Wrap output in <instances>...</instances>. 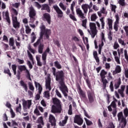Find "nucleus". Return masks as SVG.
Returning <instances> with one entry per match:
<instances>
[{"mask_svg": "<svg viewBox=\"0 0 128 128\" xmlns=\"http://www.w3.org/2000/svg\"><path fill=\"white\" fill-rule=\"evenodd\" d=\"M26 32L27 34H30V32H32V29L30 28V26H26Z\"/></svg>", "mask_w": 128, "mask_h": 128, "instance_id": "obj_46", "label": "nucleus"}, {"mask_svg": "<svg viewBox=\"0 0 128 128\" xmlns=\"http://www.w3.org/2000/svg\"><path fill=\"white\" fill-rule=\"evenodd\" d=\"M77 90L80 98L84 102H88V97H86V92L82 90V88H80V84L77 86Z\"/></svg>", "mask_w": 128, "mask_h": 128, "instance_id": "obj_2", "label": "nucleus"}, {"mask_svg": "<svg viewBox=\"0 0 128 128\" xmlns=\"http://www.w3.org/2000/svg\"><path fill=\"white\" fill-rule=\"evenodd\" d=\"M41 32H46V26H44V25H42V26L40 27Z\"/></svg>", "mask_w": 128, "mask_h": 128, "instance_id": "obj_64", "label": "nucleus"}, {"mask_svg": "<svg viewBox=\"0 0 128 128\" xmlns=\"http://www.w3.org/2000/svg\"><path fill=\"white\" fill-rule=\"evenodd\" d=\"M87 94L90 104H92L94 102V98H96L94 92L92 91L88 90Z\"/></svg>", "mask_w": 128, "mask_h": 128, "instance_id": "obj_6", "label": "nucleus"}, {"mask_svg": "<svg viewBox=\"0 0 128 128\" xmlns=\"http://www.w3.org/2000/svg\"><path fill=\"white\" fill-rule=\"evenodd\" d=\"M124 116L126 117L128 116V108H126L124 110Z\"/></svg>", "mask_w": 128, "mask_h": 128, "instance_id": "obj_63", "label": "nucleus"}, {"mask_svg": "<svg viewBox=\"0 0 128 128\" xmlns=\"http://www.w3.org/2000/svg\"><path fill=\"white\" fill-rule=\"evenodd\" d=\"M82 26L86 28V20H84L82 21Z\"/></svg>", "mask_w": 128, "mask_h": 128, "instance_id": "obj_60", "label": "nucleus"}, {"mask_svg": "<svg viewBox=\"0 0 128 128\" xmlns=\"http://www.w3.org/2000/svg\"><path fill=\"white\" fill-rule=\"evenodd\" d=\"M20 84L21 86H22L23 88H24L25 92H28V84L24 82L22 80L20 82Z\"/></svg>", "mask_w": 128, "mask_h": 128, "instance_id": "obj_27", "label": "nucleus"}, {"mask_svg": "<svg viewBox=\"0 0 128 128\" xmlns=\"http://www.w3.org/2000/svg\"><path fill=\"white\" fill-rule=\"evenodd\" d=\"M115 18H116V20L115 22H114V24H120V17L118 16V14L115 15Z\"/></svg>", "mask_w": 128, "mask_h": 128, "instance_id": "obj_40", "label": "nucleus"}, {"mask_svg": "<svg viewBox=\"0 0 128 128\" xmlns=\"http://www.w3.org/2000/svg\"><path fill=\"white\" fill-rule=\"evenodd\" d=\"M34 114H36V116H40L42 114H40V110H38V108H36L34 112Z\"/></svg>", "mask_w": 128, "mask_h": 128, "instance_id": "obj_50", "label": "nucleus"}, {"mask_svg": "<svg viewBox=\"0 0 128 128\" xmlns=\"http://www.w3.org/2000/svg\"><path fill=\"white\" fill-rule=\"evenodd\" d=\"M36 16V10H34V8L32 6H30V8L29 10V16L31 20H34L36 18H34V16Z\"/></svg>", "mask_w": 128, "mask_h": 128, "instance_id": "obj_10", "label": "nucleus"}, {"mask_svg": "<svg viewBox=\"0 0 128 128\" xmlns=\"http://www.w3.org/2000/svg\"><path fill=\"white\" fill-rule=\"evenodd\" d=\"M101 36H102V42H106V38H104V32L102 33Z\"/></svg>", "mask_w": 128, "mask_h": 128, "instance_id": "obj_61", "label": "nucleus"}, {"mask_svg": "<svg viewBox=\"0 0 128 128\" xmlns=\"http://www.w3.org/2000/svg\"><path fill=\"white\" fill-rule=\"evenodd\" d=\"M54 66L56 68H57L58 70H62V65L60 64V62L58 61H56L54 62Z\"/></svg>", "mask_w": 128, "mask_h": 128, "instance_id": "obj_36", "label": "nucleus"}, {"mask_svg": "<svg viewBox=\"0 0 128 128\" xmlns=\"http://www.w3.org/2000/svg\"><path fill=\"white\" fill-rule=\"evenodd\" d=\"M69 16H70V18H71V20H74V22L77 21L76 18V16H74L72 14H70L69 15Z\"/></svg>", "mask_w": 128, "mask_h": 128, "instance_id": "obj_56", "label": "nucleus"}, {"mask_svg": "<svg viewBox=\"0 0 128 128\" xmlns=\"http://www.w3.org/2000/svg\"><path fill=\"white\" fill-rule=\"evenodd\" d=\"M82 72H83V76H84L85 77L84 78V80H85L88 88H89L90 90H92V84H90V79L88 78V74L86 73V68H82Z\"/></svg>", "mask_w": 128, "mask_h": 128, "instance_id": "obj_4", "label": "nucleus"}, {"mask_svg": "<svg viewBox=\"0 0 128 128\" xmlns=\"http://www.w3.org/2000/svg\"><path fill=\"white\" fill-rule=\"evenodd\" d=\"M44 96L46 98H50V91L46 90L44 92Z\"/></svg>", "mask_w": 128, "mask_h": 128, "instance_id": "obj_45", "label": "nucleus"}, {"mask_svg": "<svg viewBox=\"0 0 128 128\" xmlns=\"http://www.w3.org/2000/svg\"><path fill=\"white\" fill-rule=\"evenodd\" d=\"M118 42L119 44H122V46H126V44H124V41L122 40L121 38H118Z\"/></svg>", "mask_w": 128, "mask_h": 128, "instance_id": "obj_62", "label": "nucleus"}, {"mask_svg": "<svg viewBox=\"0 0 128 128\" xmlns=\"http://www.w3.org/2000/svg\"><path fill=\"white\" fill-rule=\"evenodd\" d=\"M118 4L120 6H124L126 4L124 3V0H119Z\"/></svg>", "mask_w": 128, "mask_h": 128, "instance_id": "obj_53", "label": "nucleus"}, {"mask_svg": "<svg viewBox=\"0 0 128 128\" xmlns=\"http://www.w3.org/2000/svg\"><path fill=\"white\" fill-rule=\"evenodd\" d=\"M68 116H66L64 117V120H62V122H59V125L60 126H66V122H68Z\"/></svg>", "mask_w": 128, "mask_h": 128, "instance_id": "obj_26", "label": "nucleus"}, {"mask_svg": "<svg viewBox=\"0 0 128 128\" xmlns=\"http://www.w3.org/2000/svg\"><path fill=\"white\" fill-rule=\"evenodd\" d=\"M34 4L35 6H36V8H37L38 10H40V8H42V6L40 5V4H38V2H35Z\"/></svg>", "mask_w": 128, "mask_h": 128, "instance_id": "obj_57", "label": "nucleus"}, {"mask_svg": "<svg viewBox=\"0 0 128 128\" xmlns=\"http://www.w3.org/2000/svg\"><path fill=\"white\" fill-rule=\"evenodd\" d=\"M118 120L120 122V120H122V118H124V114H122V112H120L118 114Z\"/></svg>", "mask_w": 128, "mask_h": 128, "instance_id": "obj_49", "label": "nucleus"}, {"mask_svg": "<svg viewBox=\"0 0 128 128\" xmlns=\"http://www.w3.org/2000/svg\"><path fill=\"white\" fill-rule=\"evenodd\" d=\"M28 84L29 89L30 90L34 92V85H32V83L30 82H28Z\"/></svg>", "mask_w": 128, "mask_h": 128, "instance_id": "obj_44", "label": "nucleus"}, {"mask_svg": "<svg viewBox=\"0 0 128 128\" xmlns=\"http://www.w3.org/2000/svg\"><path fill=\"white\" fill-rule=\"evenodd\" d=\"M49 122L51 124L52 126H56V118L54 116L50 114L48 118Z\"/></svg>", "mask_w": 128, "mask_h": 128, "instance_id": "obj_14", "label": "nucleus"}, {"mask_svg": "<svg viewBox=\"0 0 128 128\" xmlns=\"http://www.w3.org/2000/svg\"><path fill=\"white\" fill-rule=\"evenodd\" d=\"M59 6L63 10H66V7L64 6V4L62 2H60L59 4Z\"/></svg>", "mask_w": 128, "mask_h": 128, "instance_id": "obj_51", "label": "nucleus"}, {"mask_svg": "<svg viewBox=\"0 0 128 128\" xmlns=\"http://www.w3.org/2000/svg\"><path fill=\"white\" fill-rule=\"evenodd\" d=\"M50 30H46L45 32V36L46 40H48L50 38Z\"/></svg>", "mask_w": 128, "mask_h": 128, "instance_id": "obj_39", "label": "nucleus"}, {"mask_svg": "<svg viewBox=\"0 0 128 128\" xmlns=\"http://www.w3.org/2000/svg\"><path fill=\"white\" fill-rule=\"evenodd\" d=\"M108 74V72H106L104 70H102L100 72V76L102 79L106 78V76Z\"/></svg>", "mask_w": 128, "mask_h": 128, "instance_id": "obj_30", "label": "nucleus"}, {"mask_svg": "<svg viewBox=\"0 0 128 128\" xmlns=\"http://www.w3.org/2000/svg\"><path fill=\"white\" fill-rule=\"evenodd\" d=\"M116 102H118V100L114 99V100L112 101L110 105L114 109L116 108Z\"/></svg>", "mask_w": 128, "mask_h": 128, "instance_id": "obj_37", "label": "nucleus"}, {"mask_svg": "<svg viewBox=\"0 0 128 128\" xmlns=\"http://www.w3.org/2000/svg\"><path fill=\"white\" fill-rule=\"evenodd\" d=\"M102 82V87L103 88H106V84L108 83V80L106 78L101 79Z\"/></svg>", "mask_w": 128, "mask_h": 128, "instance_id": "obj_35", "label": "nucleus"}, {"mask_svg": "<svg viewBox=\"0 0 128 128\" xmlns=\"http://www.w3.org/2000/svg\"><path fill=\"white\" fill-rule=\"evenodd\" d=\"M122 72V67L120 65H117L115 68V70L112 72V76H116L118 74H120Z\"/></svg>", "mask_w": 128, "mask_h": 128, "instance_id": "obj_16", "label": "nucleus"}, {"mask_svg": "<svg viewBox=\"0 0 128 128\" xmlns=\"http://www.w3.org/2000/svg\"><path fill=\"white\" fill-rule=\"evenodd\" d=\"M46 34V32H40V38L37 40L36 42V44H40V42H42V36H44V35Z\"/></svg>", "mask_w": 128, "mask_h": 128, "instance_id": "obj_32", "label": "nucleus"}, {"mask_svg": "<svg viewBox=\"0 0 128 128\" xmlns=\"http://www.w3.org/2000/svg\"><path fill=\"white\" fill-rule=\"evenodd\" d=\"M41 10H46L47 12H50V7L46 4H44L42 5Z\"/></svg>", "mask_w": 128, "mask_h": 128, "instance_id": "obj_19", "label": "nucleus"}, {"mask_svg": "<svg viewBox=\"0 0 128 128\" xmlns=\"http://www.w3.org/2000/svg\"><path fill=\"white\" fill-rule=\"evenodd\" d=\"M9 46H12V50H16V48L14 46V37H12L9 40Z\"/></svg>", "mask_w": 128, "mask_h": 128, "instance_id": "obj_21", "label": "nucleus"}, {"mask_svg": "<svg viewBox=\"0 0 128 128\" xmlns=\"http://www.w3.org/2000/svg\"><path fill=\"white\" fill-rule=\"evenodd\" d=\"M53 104L56 106L62 108V104H62V102H60V100L58 98H54L53 99Z\"/></svg>", "mask_w": 128, "mask_h": 128, "instance_id": "obj_18", "label": "nucleus"}, {"mask_svg": "<svg viewBox=\"0 0 128 128\" xmlns=\"http://www.w3.org/2000/svg\"><path fill=\"white\" fill-rule=\"evenodd\" d=\"M110 6H111L112 12H114L116 14V6L112 4H110Z\"/></svg>", "mask_w": 128, "mask_h": 128, "instance_id": "obj_48", "label": "nucleus"}, {"mask_svg": "<svg viewBox=\"0 0 128 128\" xmlns=\"http://www.w3.org/2000/svg\"><path fill=\"white\" fill-rule=\"evenodd\" d=\"M107 20H108V24L109 30H112V22H114L112 21V19L108 18L107 19Z\"/></svg>", "mask_w": 128, "mask_h": 128, "instance_id": "obj_25", "label": "nucleus"}, {"mask_svg": "<svg viewBox=\"0 0 128 128\" xmlns=\"http://www.w3.org/2000/svg\"><path fill=\"white\" fill-rule=\"evenodd\" d=\"M32 100H28L26 102V100L22 102V106H23V110H30V106H32Z\"/></svg>", "mask_w": 128, "mask_h": 128, "instance_id": "obj_11", "label": "nucleus"}, {"mask_svg": "<svg viewBox=\"0 0 128 128\" xmlns=\"http://www.w3.org/2000/svg\"><path fill=\"white\" fill-rule=\"evenodd\" d=\"M123 28L126 32V36H128V26H124Z\"/></svg>", "mask_w": 128, "mask_h": 128, "instance_id": "obj_55", "label": "nucleus"}, {"mask_svg": "<svg viewBox=\"0 0 128 128\" xmlns=\"http://www.w3.org/2000/svg\"><path fill=\"white\" fill-rule=\"evenodd\" d=\"M120 48V45L118 44V42H115L114 43V50H118Z\"/></svg>", "mask_w": 128, "mask_h": 128, "instance_id": "obj_52", "label": "nucleus"}, {"mask_svg": "<svg viewBox=\"0 0 128 128\" xmlns=\"http://www.w3.org/2000/svg\"><path fill=\"white\" fill-rule=\"evenodd\" d=\"M98 18V16L96 14H93L91 15L90 20L91 22H95V20Z\"/></svg>", "mask_w": 128, "mask_h": 128, "instance_id": "obj_38", "label": "nucleus"}, {"mask_svg": "<svg viewBox=\"0 0 128 128\" xmlns=\"http://www.w3.org/2000/svg\"><path fill=\"white\" fill-rule=\"evenodd\" d=\"M28 56H29L30 60L32 62H34V58L32 57V54L30 52V51H28Z\"/></svg>", "mask_w": 128, "mask_h": 128, "instance_id": "obj_54", "label": "nucleus"}, {"mask_svg": "<svg viewBox=\"0 0 128 128\" xmlns=\"http://www.w3.org/2000/svg\"><path fill=\"white\" fill-rule=\"evenodd\" d=\"M74 124H77L78 126H82L84 124V120L80 115H76L74 118Z\"/></svg>", "mask_w": 128, "mask_h": 128, "instance_id": "obj_8", "label": "nucleus"}, {"mask_svg": "<svg viewBox=\"0 0 128 128\" xmlns=\"http://www.w3.org/2000/svg\"><path fill=\"white\" fill-rule=\"evenodd\" d=\"M104 17H102L100 19V22H101V24H102V29L104 30Z\"/></svg>", "mask_w": 128, "mask_h": 128, "instance_id": "obj_41", "label": "nucleus"}, {"mask_svg": "<svg viewBox=\"0 0 128 128\" xmlns=\"http://www.w3.org/2000/svg\"><path fill=\"white\" fill-rule=\"evenodd\" d=\"M90 30H96V24L94 22H90Z\"/></svg>", "mask_w": 128, "mask_h": 128, "instance_id": "obj_34", "label": "nucleus"}, {"mask_svg": "<svg viewBox=\"0 0 128 128\" xmlns=\"http://www.w3.org/2000/svg\"><path fill=\"white\" fill-rule=\"evenodd\" d=\"M50 49L49 47H48L45 50V51L42 54V60L43 61L44 66H46V56H48V54H50Z\"/></svg>", "mask_w": 128, "mask_h": 128, "instance_id": "obj_5", "label": "nucleus"}, {"mask_svg": "<svg viewBox=\"0 0 128 128\" xmlns=\"http://www.w3.org/2000/svg\"><path fill=\"white\" fill-rule=\"evenodd\" d=\"M112 31H110L109 33L108 34V38L109 40H112Z\"/></svg>", "mask_w": 128, "mask_h": 128, "instance_id": "obj_58", "label": "nucleus"}, {"mask_svg": "<svg viewBox=\"0 0 128 128\" xmlns=\"http://www.w3.org/2000/svg\"><path fill=\"white\" fill-rule=\"evenodd\" d=\"M88 32H90L92 38H94L96 36V34H98V30H91V33L90 32V30H88Z\"/></svg>", "mask_w": 128, "mask_h": 128, "instance_id": "obj_33", "label": "nucleus"}, {"mask_svg": "<svg viewBox=\"0 0 128 128\" xmlns=\"http://www.w3.org/2000/svg\"><path fill=\"white\" fill-rule=\"evenodd\" d=\"M84 119L86 122V126H92V121L88 120L86 118H84Z\"/></svg>", "mask_w": 128, "mask_h": 128, "instance_id": "obj_42", "label": "nucleus"}, {"mask_svg": "<svg viewBox=\"0 0 128 128\" xmlns=\"http://www.w3.org/2000/svg\"><path fill=\"white\" fill-rule=\"evenodd\" d=\"M82 8L83 10L84 14H88V8H90V7L88 4H83L82 6Z\"/></svg>", "mask_w": 128, "mask_h": 128, "instance_id": "obj_23", "label": "nucleus"}, {"mask_svg": "<svg viewBox=\"0 0 128 128\" xmlns=\"http://www.w3.org/2000/svg\"><path fill=\"white\" fill-rule=\"evenodd\" d=\"M53 8H54V10H56L57 14H58V18H62L64 16V12L58 6V5H54L53 6Z\"/></svg>", "mask_w": 128, "mask_h": 128, "instance_id": "obj_12", "label": "nucleus"}, {"mask_svg": "<svg viewBox=\"0 0 128 128\" xmlns=\"http://www.w3.org/2000/svg\"><path fill=\"white\" fill-rule=\"evenodd\" d=\"M93 56L94 58L96 60V62H97L98 64H100V58L98 56V52L96 51H94L93 52Z\"/></svg>", "mask_w": 128, "mask_h": 128, "instance_id": "obj_28", "label": "nucleus"}, {"mask_svg": "<svg viewBox=\"0 0 128 128\" xmlns=\"http://www.w3.org/2000/svg\"><path fill=\"white\" fill-rule=\"evenodd\" d=\"M34 84L36 88H38V92L40 94H42V85L36 81H34Z\"/></svg>", "mask_w": 128, "mask_h": 128, "instance_id": "obj_20", "label": "nucleus"}, {"mask_svg": "<svg viewBox=\"0 0 128 128\" xmlns=\"http://www.w3.org/2000/svg\"><path fill=\"white\" fill-rule=\"evenodd\" d=\"M4 74H8L10 78H12V73H10V69L7 68L4 70Z\"/></svg>", "mask_w": 128, "mask_h": 128, "instance_id": "obj_47", "label": "nucleus"}, {"mask_svg": "<svg viewBox=\"0 0 128 128\" xmlns=\"http://www.w3.org/2000/svg\"><path fill=\"white\" fill-rule=\"evenodd\" d=\"M46 88L48 89L49 91L52 90V88L50 87V77L48 78L47 80L46 81Z\"/></svg>", "mask_w": 128, "mask_h": 128, "instance_id": "obj_22", "label": "nucleus"}, {"mask_svg": "<svg viewBox=\"0 0 128 128\" xmlns=\"http://www.w3.org/2000/svg\"><path fill=\"white\" fill-rule=\"evenodd\" d=\"M102 14H108V12H106V10L104 7L102 8L98 12V14L100 18H101L102 16Z\"/></svg>", "mask_w": 128, "mask_h": 128, "instance_id": "obj_24", "label": "nucleus"}, {"mask_svg": "<svg viewBox=\"0 0 128 128\" xmlns=\"http://www.w3.org/2000/svg\"><path fill=\"white\" fill-rule=\"evenodd\" d=\"M43 18L46 20L48 24H50L52 22V17H50V14L48 13H44L43 14Z\"/></svg>", "mask_w": 128, "mask_h": 128, "instance_id": "obj_15", "label": "nucleus"}, {"mask_svg": "<svg viewBox=\"0 0 128 128\" xmlns=\"http://www.w3.org/2000/svg\"><path fill=\"white\" fill-rule=\"evenodd\" d=\"M76 14H78V16L82 20L86 18V17L84 16V14L82 13V10L80 8L76 9Z\"/></svg>", "mask_w": 128, "mask_h": 128, "instance_id": "obj_17", "label": "nucleus"}, {"mask_svg": "<svg viewBox=\"0 0 128 128\" xmlns=\"http://www.w3.org/2000/svg\"><path fill=\"white\" fill-rule=\"evenodd\" d=\"M120 84H122V79H120V78H118V80L117 82L114 84V88L116 90H118L120 88Z\"/></svg>", "mask_w": 128, "mask_h": 128, "instance_id": "obj_31", "label": "nucleus"}, {"mask_svg": "<svg viewBox=\"0 0 128 128\" xmlns=\"http://www.w3.org/2000/svg\"><path fill=\"white\" fill-rule=\"evenodd\" d=\"M62 110V107H58L55 105H52V106L51 112L52 114H60Z\"/></svg>", "mask_w": 128, "mask_h": 128, "instance_id": "obj_13", "label": "nucleus"}, {"mask_svg": "<svg viewBox=\"0 0 128 128\" xmlns=\"http://www.w3.org/2000/svg\"><path fill=\"white\" fill-rule=\"evenodd\" d=\"M18 69L20 70H18L16 76L18 80L20 79V72H26V67L24 65H20L18 66Z\"/></svg>", "mask_w": 128, "mask_h": 128, "instance_id": "obj_9", "label": "nucleus"}, {"mask_svg": "<svg viewBox=\"0 0 128 128\" xmlns=\"http://www.w3.org/2000/svg\"><path fill=\"white\" fill-rule=\"evenodd\" d=\"M120 120V122H124V126L126 124V118H124V117L121 118Z\"/></svg>", "mask_w": 128, "mask_h": 128, "instance_id": "obj_59", "label": "nucleus"}, {"mask_svg": "<svg viewBox=\"0 0 128 128\" xmlns=\"http://www.w3.org/2000/svg\"><path fill=\"white\" fill-rule=\"evenodd\" d=\"M5 19L6 20L8 24L10 25V14H8V11H6L5 13Z\"/></svg>", "mask_w": 128, "mask_h": 128, "instance_id": "obj_29", "label": "nucleus"}, {"mask_svg": "<svg viewBox=\"0 0 128 128\" xmlns=\"http://www.w3.org/2000/svg\"><path fill=\"white\" fill-rule=\"evenodd\" d=\"M12 18L13 28H20V23L18 21V17L12 14Z\"/></svg>", "mask_w": 128, "mask_h": 128, "instance_id": "obj_3", "label": "nucleus"}, {"mask_svg": "<svg viewBox=\"0 0 128 128\" xmlns=\"http://www.w3.org/2000/svg\"><path fill=\"white\" fill-rule=\"evenodd\" d=\"M38 46V52L39 54H42V52H44V43L42 42V41H40V43L36 44V42L34 44V48H36Z\"/></svg>", "mask_w": 128, "mask_h": 128, "instance_id": "obj_7", "label": "nucleus"}, {"mask_svg": "<svg viewBox=\"0 0 128 128\" xmlns=\"http://www.w3.org/2000/svg\"><path fill=\"white\" fill-rule=\"evenodd\" d=\"M16 112H19V114H22V105L20 104H19L18 106L16 108Z\"/></svg>", "mask_w": 128, "mask_h": 128, "instance_id": "obj_43", "label": "nucleus"}, {"mask_svg": "<svg viewBox=\"0 0 128 128\" xmlns=\"http://www.w3.org/2000/svg\"><path fill=\"white\" fill-rule=\"evenodd\" d=\"M53 75L56 76V80L58 82L60 86L59 88L64 94V96L66 98L68 96V88L66 82H64V72L62 70H58L56 72V69L55 68H52Z\"/></svg>", "mask_w": 128, "mask_h": 128, "instance_id": "obj_1", "label": "nucleus"}]
</instances>
